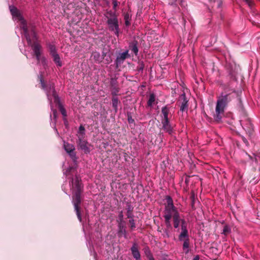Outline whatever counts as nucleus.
<instances>
[{"instance_id": "nucleus-51", "label": "nucleus", "mask_w": 260, "mask_h": 260, "mask_svg": "<svg viewBox=\"0 0 260 260\" xmlns=\"http://www.w3.org/2000/svg\"><path fill=\"white\" fill-rule=\"evenodd\" d=\"M135 259L136 260H142L141 258V257H140L139 258H136Z\"/></svg>"}, {"instance_id": "nucleus-20", "label": "nucleus", "mask_w": 260, "mask_h": 260, "mask_svg": "<svg viewBox=\"0 0 260 260\" xmlns=\"http://www.w3.org/2000/svg\"><path fill=\"white\" fill-rule=\"evenodd\" d=\"M138 42L136 40H134L129 44V49L131 50L135 55H137L139 51L138 48Z\"/></svg>"}, {"instance_id": "nucleus-42", "label": "nucleus", "mask_w": 260, "mask_h": 260, "mask_svg": "<svg viewBox=\"0 0 260 260\" xmlns=\"http://www.w3.org/2000/svg\"><path fill=\"white\" fill-rule=\"evenodd\" d=\"M213 3L214 5H216L217 8H220L222 4V2L221 0H214Z\"/></svg>"}, {"instance_id": "nucleus-8", "label": "nucleus", "mask_w": 260, "mask_h": 260, "mask_svg": "<svg viewBox=\"0 0 260 260\" xmlns=\"http://www.w3.org/2000/svg\"><path fill=\"white\" fill-rule=\"evenodd\" d=\"M128 50H126L125 51L120 53L117 55L116 59L115 61V64L116 68H118L124 62V61L128 58L131 57L128 53Z\"/></svg>"}, {"instance_id": "nucleus-6", "label": "nucleus", "mask_w": 260, "mask_h": 260, "mask_svg": "<svg viewBox=\"0 0 260 260\" xmlns=\"http://www.w3.org/2000/svg\"><path fill=\"white\" fill-rule=\"evenodd\" d=\"M167 204L165 205V209L164 210V218L171 219L173 217L176 212H178L176 208L174 206L172 199L170 196H167L166 198Z\"/></svg>"}, {"instance_id": "nucleus-27", "label": "nucleus", "mask_w": 260, "mask_h": 260, "mask_svg": "<svg viewBox=\"0 0 260 260\" xmlns=\"http://www.w3.org/2000/svg\"><path fill=\"white\" fill-rule=\"evenodd\" d=\"M51 56L53 57V61L56 63V64L58 67H61L62 66V63L60 61V58L59 55L57 53Z\"/></svg>"}, {"instance_id": "nucleus-48", "label": "nucleus", "mask_w": 260, "mask_h": 260, "mask_svg": "<svg viewBox=\"0 0 260 260\" xmlns=\"http://www.w3.org/2000/svg\"><path fill=\"white\" fill-rule=\"evenodd\" d=\"M53 116H54V118L55 119H56L57 118V111L56 110H54L53 111Z\"/></svg>"}, {"instance_id": "nucleus-19", "label": "nucleus", "mask_w": 260, "mask_h": 260, "mask_svg": "<svg viewBox=\"0 0 260 260\" xmlns=\"http://www.w3.org/2000/svg\"><path fill=\"white\" fill-rule=\"evenodd\" d=\"M132 254L134 258H137L141 257L140 253L138 250V245L135 243L131 248Z\"/></svg>"}, {"instance_id": "nucleus-4", "label": "nucleus", "mask_w": 260, "mask_h": 260, "mask_svg": "<svg viewBox=\"0 0 260 260\" xmlns=\"http://www.w3.org/2000/svg\"><path fill=\"white\" fill-rule=\"evenodd\" d=\"M106 20V24L108 30L113 32L117 37H119L120 29L119 27L118 14L112 10H107L105 14Z\"/></svg>"}, {"instance_id": "nucleus-46", "label": "nucleus", "mask_w": 260, "mask_h": 260, "mask_svg": "<svg viewBox=\"0 0 260 260\" xmlns=\"http://www.w3.org/2000/svg\"><path fill=\"white\" fill-rule=\"evenodd\" d=\"M242 140H243V142H244V143H245L247 146H248V145H249V143H248V141L247 140V139H246L245 138H244V137H243L242 138Z\"/></svg>"}, {"instance_id": "nucleus-47", "label": "nucleus", "mask_w": 260, "mask_h": 260, "mask_svg": "<svg viewBox=\"0 0 260 260\" xmlns=\"http://www.w3.org/2000/svg\"><path fill=\"white\" fill-rule=\"evenodd\" d=\"M46 58L44 57H42L41 58V60H40V62H41L43 65H45L46 64Z\"/></svg>"}, {"instance_id": "nucleus-37", "label": "nucleus", "mask_w": 260, "mask_h": 260, "mask_svg": "<svg viewBox=\"0 0 260 260\" xmlns=\"http://www.w3.org/2000/svg\"><path fill=\"white\" fill-rule=\"evenodd\" d=\"M49 48L51 55L57 54V52L56 51V48L54 45H50Z\"/></svg>"}, {"instance_id": "nucleus-18", "label": "nucleus", "mask_w": 260, "mask_h": 260, "mask_svg": "<svg viewBox=\"0 0 260 260\" xmlns=\"http://www.w3.org/2000/svg\"><path fill=\"white\" fill-rule=\"evenodd\" d=\"M169 113H170V109L168 107V105H166V106L163 107L161 108V120L169 119Z\"/></svg>"}, {"instance_id": "nucleus-26", "label": "nucleus", "mask_w": 260, "mask_h": 260, "mask_svg": "<svg viewBox=\"0 0 260 260\" xmlns=\"http://www.w3.org/2000/svg\"><path fill=\"white\" fill-rule=\"evenodd\" d=\"M63 147L67 153L70 152L71 151L75 150L74 146L68 143H64Z\"/></svg>"}, {"instance_id": "nucleus-25", "label": "nucleus", "mask_w": 260, "mask_h": 260, "mask_svg": "<svg viewBox=\"0 0 260 260\" xmlns=\"http://www.w3.org/2000/svg\"><path fill=\"white\" fill-rule=\"evenodd\" d=\"M170 220H171V219L165 218V224H166V226L167 228V229L165 230V233H166V235L167 236V237H169V235L168 231L169 229H172V225L171 223Z\"/></svg>"}, {"instance_id": "nucleus-39", "label": "nucleus", "mask_w": 260, "mask_h": 260, "mask_svg": "<svg viewBox=\"0 0 260 260\" xmlns=\"http://www.w3.org/2000/svg\"><path fill=\"white\" fill-rule=\"evenodd\" d=\"M112 4H113V9L114 10L113 12H115L116 13L117 11V7L119 4V2H118L117 0H112Z\"/></svg>"}, {"instance_id": "nucleus-41", "label": "nucleus", "mask_w": 260, "mask_h": 260, "mask_svg": "<svg viewBox=\"0 0 260 260\" xmlns=\"http://www.w3.org/2000/svg\"><path fill=\"white\" fill-rule=\"evenodd\" d=\"M110 53V51L108 49H107L106 48H104L103 50L102 54L101 57H102V59H104L108 54Z\"/></svg>"}, {"instance_id": "nucleus-31", "label": "nucleus", "mask_w": 260, "mask_h": 260, "mask_svg": "<svg viewBox=\"0 0 260 260\" xmlns=\"http://www.w3.org/2000/svg\"><path fill=\"white\" fill-rule=\"evenodd\" d=\"M85 128L84 127L81 125L79 128L78 134H77V137H85Z\"/></svg>"}, {"instance_id": "nucleus-32", "label": "nucleus", "mask_w": 260, "mask_h": 260, "mask_svg": "<svg viewBox=\"0 0 260 260\" xmlns=\"http://www.w3.org/2000/svg\"><path fill=\"white\" fill-rule=\"evenodd\" d=\"M231 232V229L228 225H225L223 227L222 234L226 236Z\"/></svg>"}, {"instance_id": "nucleus-3", "label": "nucleus", "mask_w": 260, "mask_h": 260, "mask_svg": "<svg viewBox=\"0 0 260 260\" xmlns=\"http://www.w3.org/2000/svg\"><path fill=\"white\" fill-rule=\"evenodd\" d=\"M173 226L174 228L178 229L180 223H181V232L178 236L179 241L183 242L182 247L184 250H186L185 253L189 252L190 246V239L188 231L187 228V223L184 219H181L178 212L173 215Z\"/></svg>"}, {"instance_id": "nucleus-45", "label": "nucleus", "mask_w": 260, "mask_h": 260, "mask_svg": "<svg viewBox=\"0 0 260 260\" xmlns=\"http://www.w3.org/2000/svg\"><path fill=\"white\" fill-rule=\"evenodd\" d=\"M41 54H39L38 56H35L37 60L38 63H39L40 62V60H41L42 57L41 56Z\"/></svg>"}, {"instance_id": "nucleus-9", "label": "nucleus", "mask_w": 260, "mask_h": 260, "mask_svg": "<svg viewBox=\"0 0 260 260\" xmlns=\"http://www.w3.org/2000/svg\"><path fill=\"white\" fill-rule=\"evenodd\" d=\"M85 137H78L77 140V144L78 149L83 150L85 153L87 154L90 152V149L88 147V142L84 140Z\"/></svg>"}, {"instance_id": "nucleus-53", "label": "nucleus", "mask_w": 260, "mask_h": 260, "mask_svg": "<svg viewBox=\"0 0 260 260\" xmlns=\"http://www.w3.org/2000/svg\"><path fill=\"white\" fill-rule=\"evenodd\" d=\"M240 122H241V125L242 126V127H243V123H242V120H240Z\"/></svg>"}, {"instance_id": "nucleus-24", "label": "nucleus", "mask_w": 260, "mask_h": 260, "mask_svg": "<svg viewBox=\"0 0 260 260\" xmlns=\"http://www.w3.org/2000/svg\"><path fill=\"white\" fill-rule=\"evenodd\" d=\"M120 102L118 99V98L115 97V96H114L112 99V107L113 109H114V111L115 112H117L118 110V105L119 104H120Z\"/></svg>"}, {"instance_id": "nucleus-44", "label": "nucleus", "mask_w": 260, "mask_h": 260, "mask_svg": "<svg viewBox=\"0 0 260 260\" xmlns=\"http://www.w3.org/2000/svg\"><path fill=\"white\" fill-rule=\"evenodd\" d=\"M245 2L248 4L249 7H252L253 6V2L252 0H244Z\"/></svg>"}, {"instance_id": "nucleus-43", "label": "nucleus", "mask_w": 260, "mask_h": 260, "mask_svg": "<svg viewBox=\"0 0 260 260\" xmlns=\"http://www.w3.org/2000/svg\"><path fill=\"white\" fill-rule=\"evenodd\" d=\"M127 120L129 123H133L135 122L134 119L130 114H127Z\"/></svg>"}, {"instance_id": "nucleus-33", "label": "nucleus", "mask_w": 260, "mask_h": 260, "mask_svg": "<svg viewBox=\"0 0 260 260\" xmlns=\"http://www.w3.org/2000/svg\"><path fill=\"white\" fill-rule=\"evenodd\" d=\"M67 153L69 154L74 162H76L77 161L78 157H77L76 153L75 152V150H72L70 152H68Z\"/></svg>"}, {"instance_id": "nucleus-35", "label": "nucleus", "mask_w": 260, "mask_h": 260, "mask_svg": "<svg viewBox=\"0 0 260 260\" xmlns=\"http://www.w3.org/2000/svg\"><path fill=\"white\" fill-rule=\"evenodd\" d=\"M111 55H112V53L110 52L108 54L107 57H106L104 59L105 63H106V64H109L110 63H111L112 61V57H111Z\"/></svg>"}, {"instance_id": "nucleus-10", "label": "nucleus", "mask_w": 260, "mask_h": 260, "mask_svg": "<svg viewBox=\"0 0 260 260\" xmlns=\"http://www.w3.org/2000/svg\"><path fill=\"white\" fill-rule=\"evenodd\" d=\"M110 86L111 90V94L113 96H116L118 95L120 89L118 87V82L116 78H111L110 79Z\"/></svg>"}, {"instance_id": "nucleus-28", "label": "nucleus", "mask_w": 260, "mask_h": 260, "mask_svg": "<svg viewBox=\"0 0 260 260\" xmlns=\"http://www.w3.org/2000/svg\"><path fill=\"white\" fill-rule=\"evenodd\" d=\"M144 253L148 259L153 257L152 253H151L150 248L146 246L144 249Z\"/></svg>"}, {"instance_id": "nucleus-14", "label": "nucleus", "mask_w": 260, "mask_h": 260, "mask_svg": "<svg viewBox=\"0 0 260 260\" xmlns=\"http://www.w3.org/2000/svg\"><path fill=\"white\" fill-rule=\"evenodd\" d=\"M226 69L231 78L236 80V76L237 74L236 65L228 64L226 66Z\"/></svg>"}, {"instance_id": "nucleus-17", "label": "nucleus", "mask_w": 260, "mask_h": 260, "mask_svg": "<svg viewBox=\"0 0 260 260\" xmlns=\"http://www.w3.org/2000/svg\"><path fill=\"white\" fill-rule=\"evenodd\" d=\"M30 46L32 48L35 56H38L39 54H41L42 46L38 42L33 43Z\"/></svg>"}, {"instance_id": "nucleus-36", "label": "nucleus", "mask_w": 260, "mask_h": 260, "mask_svg": "<svg viewBox=\"0 0 260 260\" xmlns=\"http://www.w3.org/2000/svg\"><path fill=\"white\" fill-rule=\"evenodd\" d=\"M129 228L132 231L134 230L136 228V224L135 222V220L134 217L132 218H129Z\"/></svg>"}, {"instance_id": "nucleus-34", "label": "nucleus", "mask_w": 260, "mask_h": 260, "mask_svg": "<svg viewBox=\"0 0 260 260\" xmlns=\"http://www.w3.org/2000/svg\"><path fill=\"white\" fill-rule=\"evenodd\" d=\"M191 203V205L193 209H194V202H195V193L194 191H192L190 197Z\"/></svg>"}, {"instance_id": "nucleus-40", "label": "nucleus", "mask_w": 260, "mask_h": 260, "mask_svg": "<svg viewBox=\"0 0 260 260\" xmlns=\"http://www.w3.org/2000/svg\"><path fill=\"white\" fill-rule=\"evenodd\" d=\"M138 66L137 67V70L139 72L143 71L144 68V64L143 61H139Z\"/></svg>"}, {"instance_id": "nucleus-2", "label": "nucleus", "mask_w": 260, "mask_h": 260, "mask_svg": "<svg viewBox=\"0 0 260 260\" xmlns=\"http://www.w3.org/2000/svg\"><path fill=\"white\" fill-rule=\"evenodd\" d=\"M75 170L73 167H69L65 171L64 174L67 176H71L70 177V185L72 186L73 191L72 196V203L74 206V209L76 211L79 220L82 221V216L81 213L80 205L81 203V194L83 191V185L80 182L81 179L77 176H76L75 182L72 175V172Z\"/></svg>"}, {"instance_id": "nucleus-50", "label": "nucleus", "mask_w": 260, "mask_h": 260, "mask_svg": "<svg viewBox=\"0 0 260 260\" xmlns=\"http://www.w3.org/2000/svg\"><path fill=\"white\" fill-rule=\"evenodd\" d=\"M249 156V157L252 160H254L255 162H257V159L255 157L254 159H253V158L251 156H250V155H248Z\"/></svg>"}, {"instance_id": "nucleus-23", "label": "nucleus", "mask_w": 260, "mask_h": 260, "mask_svg": "<svg viewBox=\"0 0 260 260\" xmlns=\"http://www.w3.org/2000/svg\"><path fill=\"white\" fill-rule=\"evenodd\" d=\"M38 79L41 84L40 87L44 90H47L48 87L46 86L47 84H46V82L44 80L43 75L42 74H41L38 76Z\"/></svg>"}, {"instance_id": "nucleus-49", "label": "nucleus", "mask_w": 260, "mask_h": 260, "mask_svg": "<svg viewBox=\"0 0 260 260\" xmlns=\"http://www.w3.org/2000/svg\"><path fill=\"white\" fill-rule=\"evenodd\" d=\"M200 259V256L199 255H196L194 258H193L192 260H199Z\"/></svg>"}, {"instance_id": "nucleus-12", "label": "nucleus", "mask_w": 260, "mask_h": 260, "mask_svg": "<svg viewBox=\"0 0 260 260\" xmlns=\"http://www.w3.org/2000/svg\"><path fill=\"white\" fill-rule=\"evenodd\" d=\"M179 100L181 101L180 111L182 112L187 111L188 107V100H187L185 93H182L180 96Z\"/></svg>"}, {"instance_id": "nucleus-30", "label": "nucleus", "mask_w": 260, "mask_h": 260, "mask_svg": "<svg viewBox=\"0 0 260 260\" xmlns=\"http://www.w3.org/2000/svg\"><path fill=\"white\" fill-rule=\"evenodd\" d=\"M133 207L131 206L128 205L127 208V212L126 216L128 218H132L134 217V215L133 214Z\"/></svg>"}, {"instance_id": "nucleus-15", "label": "nucleus", "mask_w": 260, "mask_h": 260, "mask_svg": "<svg viewBox=\"0 0 260 260\" xmlns=\"http://www.w3.org/2000/svg\"><path fill=\"white\" fill-rule=\"evenodd\" d=\"M125 229L126 227L123 223H118L117 234L119 237H121L123 236L125 238H127V234Z\"/></svg>"}, {"instance_id": "nucleus-52", "label": "nucleus", "mask_w": 260, "mask_h": 260, "mask_svg": "<svg viewBox=\"0 0 260 260\" xmlns=\"http://www.w3.org/2000/svg\"><path fill=\"white\" fill-rule=\"evenodd\" d=\"M149 260H155L154 257L151 258L150 259H148Z\"/></svg>"}, {"instance_id": "nucleus-16", "label": "nucleus", "mask_w": 260, "mask_h": 260, "mask_svg": "<svg viewBox=\"0 0 260 260\" xmlns=\"http://www.w3.org/2000/svg\"><path fill=\"white\" fill-rule=\"evenodd\" d=\"M124 24L126 26H129L131 24L132 14L131 10L129 9L127 12L123 13Z\"/></svg>"}, {"instance_id": "nucleus-38", "label": "nucleus", "mask_w": 260, "mask_h": 260, "mask_svg": "<svg viewBox=\"0 0 260 260\" xmlns=\"http://www.w3.org/2000/svg\"><path fill=\"white\" fill-rule=\"evenodd\" d=\"M117 222L118 223H123L124 222V221H123V212H122V211H121L119 213L118 218V219H117Z\"/></svg>"}, {"instance_id": "nucleus-5", "label": "nucleus", "mask_w": 260, "mask_h": 260, "mask_svg": "<svg viewBox=\"0 0 260 260\" xmlns=\"http://www.w3.org/2000/svg\"><path fill=\"white\" fill-rule=\"evenodd\" d=\"M22 29L28 45H32L34 42H37V37L35 31V26H27L26 23L22 24Z\"/></svg>"}, {"instance_id": "nucleus-7", "label": "nucleus", "mask_w": 260, "mask_h": 260, "mask_svg": "<svg viewBox=\"0 0 260 260\" xmlns=\"http://www.w3.org/2000/svg\"><path fill=\"white\" fill-rule=\"evenodd\" d=\"M161 123L162 124V129L164 132L171 136L175 133V125L171 122L170 119L161 120Z\"/></svg>"}, {"instance_id": "nucleus-21", "label": "nucleus", "mask_w": 260, "mask_h": 260, "mask_svg": "<svg viewBox=\"0 0 260 260\" xmlns=\"http://www.w3.org/2000/svg\"><path fill=\"white\" fill-rule=\"evenodd\" d=\"M56 105H57L58 106V108L60 112V113H61V114L63 115V116L64 117V118H63V120L64 121H67V119L66 118H65L66 117H67V112H66V110L65 109V108L63 107V106H62V105L61 104L60 102V100H59V102H54Z\"/></svg>"}, {"instance_id": "nucleus-1", "label": "nucleus", "mask_w": 260, "mask_h": 260, "mask_svg": "<svg viewBox=\"0 0 260 260\" xmlns=\"http://www.w3.org/2000/svg\"><path fill=\"white\" fill-rule=\"evenodd\" d=\"M234 100H236L237 102L239 111L243 115L246 116L239 93L234 90L229 93L222 94L221 96L218 97L216 103L215 112L214 114V118L215 121L219 122L221 120L224 116L225 107Z\"/></svg>"}, {"instance_id": "nucleus-11", "label": "nucleus", "mask_w": 260, "mask_h": 260, "mask_svg": "<svg viewBox=\"0 0 260 260\" xmlns=\"http://www.w3.org/2000/svg\"><path fill=\"white\" fill-rule=\"evenodd\" d=\"M46 86L48 87V90L45 91L46 92L48 97L49 98V95L52 94L54 98V102H59V97L55 92L54 84L53 83H49Z\"/></svg>"}, {"instance_id": "nucleus-22", "label": "nucleus", "mask_w": 260, "mask_h": 260, "mask_svg": "<svg viewBox=\"0 0 260 260\" xmlns=\"http://www.w3.org/2000/svg\"><path fill=\"white\" fill-rule=\"evenodd\" d=\"M91 57L96 63H100L102 61V57L99 52H93Z\"/></svg>"}, {"instance_id": "nucleus-13", "label": "nucleus", "mask_w": 260, "mask_h": 260, "mask_svg": "<svg viewBox=\"0 0 260 260\" xmlns=\"http://www.w3.org/2000/svg\"><path fill=\"white\" fill-rule=\"evenodd\" d=\"M9 8L11 13L13 17H17L19 20H21L23 24L25 23L20 12L16 7L14 6H10Z\"/></svg>"}, {"instance_id": "nucleus-29", "label": "nucleus", "mask_w": 260, "mask_h": 260, "mask_svg": "<svg viewBox=\"0 0 260 260\" xmlns=\"http://www.w3.org/2000/svg\"><path fill=\"white\" fill-rule=\"evenodd\" d=\"M155 100V95L154 93H151L149 100L147 102V105L149 107H152Z\"/></svg>"}]
</instances>
